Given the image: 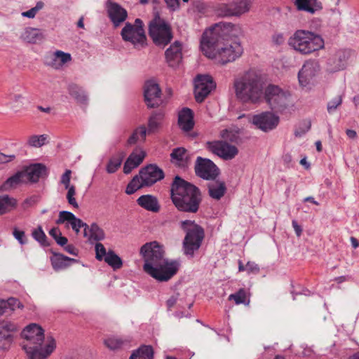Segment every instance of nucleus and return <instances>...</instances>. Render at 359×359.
<instances>
[{
  "mask_svg": "<svg viewBox=\"0 0 359 359\" xmlns=\"http://www.w3.org/2000/svg\"><path fill=\"white\" fill-rule=\"evenodd\" d=\"M140 254L144 262V271L158 282H168L179 271L180 261L165 258L163 246L156 241L143 245Z\"/></svg>",
  "mask_w": 359,
  "mask_h": 359,
  "instance_id": "1",
  "label": "nucleus"
},
{
  "mask_svg": "<svg viewBox=\"0 0 359 359\" xmlns=\"http://www.w3.org/2000/svg\"><path fill=\"white\" fill-rule=\"evenodd\" d=\"M201 48L208 58L214 59L221 65L235 61L243 53V48L237 40H223L215 36H205L203 32L201 39Z\"/></svg>",
  "mask_w": 359,
  "mask_h": 359,
  "instance_id": "2",
  "label": "nucleus"
},
{
  "mask_svg": "<svg viewBox=\"0 0 359 359\" xmlns=\"http://www.w3.org/2000/svg\"><path fill=\"white\" fill-rule=\"evenodd\" d=\"M170 198L178 211L195 214L202 202V194L196 186L177 175L171 184Z\"/></svg>",
  "mask_w": 359,
  "mask_h": 359,
  "instance_id": "3",
  "label": "nucleus"
},
{
  "mask_svg": "<svg viewBox=\"0 0 359 359\" xmlns=\"http://www.w3.org/2000/svg\"><path fill=\"white\" fill-rule=\"evenodd\" d=\"M236 97L244 103H258L263 96L264 83L261 76L255 72H248L234 81Z\"/></svg>",
  "mask_w": 359,
  "mask_h": 359,
  "instance_id": "4",
  "label": "nucleus"
},
{
  "mask_svg": "<svg viewBox=\"0 0 359 359\" xmlns=\"http://www.w3.org/2000/svg\"><path fill=\"white\" fill-rule=\"evenodd\" d=\"M288 44L300 53L307 55L323 48L325 43L320 35L299 29L290 37Z\"/></svg>",
  "mask_w": 359,
  "mask_h": 359,
  "instance_id": "5",
  "label": "nucleus"
},
{
  "mask_svg": "<svg viewBox=\"0 0 359 359\" xmlns=\"http://www.w3.org/2000/svg\"><path fill=\"white\" fill-rule=\"evenodd\" d=\"M180 228L185 232L182 242V250L185 255L193 257L194 252L201 246L205 237L204 229L194 221L186 219L180 223Z\"/></svg>",
  "mask_w": 359,
  "mask_h": 359,
  "instance_id": "6",
  "label": "nucleus"
},
{
  "mask_svg": "<svg viewBox=\"0 0 359 359\" xmlns=\"http://www.w3.org/2000/svg\"><path fill=\"white\" fill-rule=\"evenodd\" d=\"M270 109L276 113H283L290 107V94L278 86L269 84L264 89L263 96Z\"/></svg>",
  "mask_w": 359,
  "mask_h": 359,
  "instance_id": "7",
  "label": "nucleus"
},
{
  "mask_svg": "<svg viewBox=\"0 0 359 359\" xmlns=\"http://www.w3.org/2000/svg\"><path fill=\"white\" fill-rule=\"evenodd\" d=\"M149 34L157 46L163 48L172 39L170 25L159 17L153 20L149 27Z\"/></svg>",
  "mask_w": 359,
  "mask_h": 359,
  "instance_id": "8",
  "label": "nucleus"
},
{
  "mask_svg": "<svg viewBox=\"0 0 359 359\" xmlns=\"http://www.w3.org/2000/svg\"><path fill=\"white\" fill-rule=\"evenodd\" d=\"M121 36L125 41L130 42L135 48H143L146 45L147 37L142 21L137 18L134 25L127 22L121 30Z\"/></svg>",
  "mask_w": 359,
  "mask_h": 359,
  "instance_id": "9",
  "label": "nucleus"
},
{
  "mask_svg": "<svg viewBox=\"0 0 359 359\" xmlns=\"http://www.w3.org/2000/svg\"><path fill=\"white\" fill-rule=\"evenodd\" d=\"M205 36H216L223 40L228 39L229 41L237 40V38L243 35V32L239 25H234L231 22H220L206 29Z\"/></svg>",
  "mask_w": 359,
  "mask_h": 359,
  "instance_id": "10",
  "label": "nucleus"
},
{
  "mask_svg": "<svg viewBox=\"0 0 359 359\" xmlns=\"http://www.w3.org/2000/svg\"><path fill=\"white\" fill-rule=\"evenodd\" d=\"M194 170L198 177L206 180H214L219 175V169L212 161L201 156L196 160Z\"/></svg>",
  "mask_w": 359,
  "mask_h": 359,
  "instance_id": "11",
  "label": "nucleus"
},
{
  "mask_svg": "<svg viewBox=\"0 0 359 359\" xmlns=\"http://www.w3.org/2000/svg\"><path fill=\"white\" fill-rule=\"evenodd\" d=\"M206 148L212 154L225 161L234 158L238 154V149L236 146L222 140L208 142Z\"/></svg>",
  "mask_w": 359,
  "mask_h": 359,
  "instance_id": "12",
  "label": "nucleus"
},
{
  "mask_svg": "<svg viewBox=\"0 0 359 359\" xmlns=\"http://www.w3.org/2000/svg\"><path fill=\"white\" fill-rule=\"evenodd\" d=\"M351 50L339 49L331 54L326 62V69L330 73H335L344 70L348 65L351 57Z\"/></svg>",
  "mask_w": 359,
  "mask_h": 359,
  "instance_id": "13",
  "label": "nucleus"
},
{
  "mask_svg": "<svg viewBox=\"0 0 359 359\" xmlns=\"http://www.w3.org/2000/svg\"><path fill=\"white\" fill-rule=\"evenodd\" d=\"M216 84L210 75H198L195 79L194 95L198 102H202L215 89Z\"/></svg>",
  "mask_w": 359,
  "mask_h": 359,
  "instance_id": "14",
  "label": "nucleus"
},
{
  "mask_svg": "<svg viewBox=\"0 0 359 359\" xmlns=\"http://www.w3.org/2000/svg\"><path fill=\"white\" fill-rule=\"evenodd\" d=\"M18 331V325L8 320L0 319V350L7 351L14 340V334Z\"/></svg>",
  "mask_w": 359,
  "mask_h": 359,
  "instance_id": "15",
  "label": "nucleus"
},
{
  "mask_svg": "<svg viewBox=\"0 0 359 359\" xmlns=\"http://www.w3.org/2000/svg\"><path fill=\"white\" fill-rule=\"evenodd\" d=\"M56 343L52 337L44 346L42 344H25L23 348L29 359H46L54 351Z\"/></svg>",
  "mask_w": 359,
  "mask_h": 359,
  "instance_id": "16",
  "label": "nucleus"
},
{
  "mask_svg": "<svg viewBox=\"0 0 359 359\" xmlns=\"http://www.w3.org/2000/svg\"><path fill=\"white\" fill-rule=\"evenodd\" d=\"M280 121L278 116L271 111H264L254 115L252 123L264 132H269L275 129Z\"/></svg>",
  "mask_w": 359,
  "mask_h": 359,
  "instance_id": "17",
  "label": "nucleus"
},
{
  "mask_svg": "<svg viewBox=\"0 0 359 359\" xmlns=\"http://www.w3.org/2000/svg\"><path fill=\"white\" fill-rule=\"evenodd\" d=\"M161 90L158 83L154 81H147L144 87L145 103L149 108H156L162 103Z\"/></svg>",
  "mask_w": 359,
  "mask_h": 359,
  "instance_id": "18",
  "label": "nucleus"
},
{
  "mask_svg": "<svg viewBox=\"0 0 359 359\" xmlns=\"http://www.w3.org/2000/svg\"><path fill=\"white\" fill-rule=\"evenodd\" d=\"M139 174L140 179L147 187L154 184L165 177L163 170L156 164H149L141 168Z\"/></svg>",
  "mask_w": 359,
  "mask_h": 359,
  "instance_id": "19",
  "label": "nucleus"
},
{
  "mask_svg": "<svg viewBox=\"0 0 359 359\" xmlns=\"http://www.w3.org/2000/svg\"><path fill=\"white\" fill-rule=\"evenodd\" d=\"M320 71V66L315 60H308L298 73L299 84L306 87L309 86Z\"/></svg>",
  "mask_w": 359,
  "mask_h": 359,
  "instance_id": "20",
  "label": "nucleus"
},
{
  "mask_svg": "<svg viewBox=\"0 0 359 359\" xmlns=\"http://www.w3.org/2000/svg\"><path fill=\"white\" fill-rule=\"evenodd\" d=\"M21 171L27 183H36L40 178L47 177L48 174L46 166L40 163L24 166Z\"/></svg>",
  "mask_w": 359,
  "mask_h": 359,
  "instance_id": "21",
  "label": "nucleus"
},
{
  "mask_svg": "<svg viewBox=\"0 0 359 359\" xmlns=\"http://www.w3.org/2000/svg\"><path fill=\"white\" fill-rule=\"evenodd\" d=\"M250 0H236L223 6L221 11L226 17H240L250 10Z\"/></svg>",
  "mask_w": 359,
  "mask_h": 359,
  "instance_id": "22",
  "label": "nucleus"
},
{
  "mask_svg": "<svg viewBox=\"0 0 359 359\" xmlns=\"http://www.w3.org/2000/svg\"><path fill=\"white\" fill-rule=\"evenodd\" d=\"M22 337L27 340L26 344H43L44 341V331L41 327L36 324L27 325L22 332Z\"/></svg>",
  "mask_w": 359,
  "mask_h": 359,
  "instance_id": "23",
  "label": "nucleus"
},
{
  "mask_svg": "<svg viewBox=\"0 0 359 359\" xmlns=\"http://www.w3.org/2000/svg\"><path fill=\"white\" fill-rule=\"evenodd\" d=\"M192 154L184 147H177L170 154V161L180 168H188L192 159Z\"/></svg>",
  "mask_w": 359,
  "mask_h": 359,
  "instance_id": "24",
  "label": "nucleus"
},
{
  "mask_svg": "<svg viewBox=\"0 0 359 359\" xmlns=\"http://www.w3.org/2000/svg\"><path fill=\"white\" fill-rule=\"evenodd\" d=\"M165 57L169 67H177L182 60V44L178 41H175L165 50Z\"/></svg>",
  "mask_w": 359,
  "mask_h": 359,
  "instance_id": "25",
  "label": "nucleus"
},
{
  "mask_svg": "<svg viewBox=\"0 0 359 359\" xmlns=\"http://www.w3.org/2000/svg\"><path fill=\"white\" fill-rule=\"evenodd\" d=\"M178 125L184 132H189L194 126V115L192 111L189 108H183L178 116Z\"/></svg>",
  "mask_w": 359,
  "mask_h": 359,
  "instance_id": "26",
  "label": "nucleus"
},
{
  "mask_svg": "<svg viewBox=\"0 0 359 359\" xmlns=\"http://www.w3.org/2000/svg\"><path fill=\"white\" fill-rule=\"evenodd\" d=\"M109 16L115 26H118L127 18V12L116 3H110L108 8Z\"/></svg>",
  "mask_w": 359,
  "mask_h": 359,
  "instance_id": "27",
  "label": "nucleus"
},
{
  "mask_svg": "<svg viewBox=\"0 0 359 359\" xmlns=\"http://www.w3.org/2000/svg\"><path fill=\"white\" fill-rule=\"evenodd\" d=\"M137 203L140 207L148 211L158 212L160 210L158 199L152 195H142L137 198Z\"/></svg>",
  "mask_w": 359,
  "mask_h": 359,
  "instance_id": "28",
  "label": "nucleus"
},
{
  "mask_svg": "<svg viewBox=\"0 0 359 359\" xmlns=\"http://www.w3.org/2000/svg\"><path fill=\"white\" fill-rule=\"evenodd\" d=\"M145 157V153L141 151L140 153L132 152L126 159L123 165V172L126 175L138 167L143 161Z\"/></svg>",
  "mask_w": 359,
  "mask_h": 359,
  "instance_id": "29",
  "label": "nucleus"
},
{
  "mask_svg": "<svg viewBox=\"0 0 359 359\" xmlns=\"http://www.w3.org/2000/svg\"><path fill=\"white\" fill-rule=\"evenodd\" d=\"M27 183L26 179L24 178L23 173L21 170L18 171L14 175L8 177L0 187L2 191H9L11 189L16 188L21 184Z\"/></svg>",
  "mask_w": 359,
  "mask_h": 359,
  "instance_id": "30",
  "label": "nucleus"
},
{
  "mask_svg": "<svg viewBox=\"0 0 359 359\" xmlns=\"http://www.w3.org/2000/svg\"><path fill=\"white\" fill-rule=\"evenodd\" d=\"M20 39L29 43H36L43 40V34L39 29L26 27L21 34Z\"/></svg>",
  "mask_w": 359,
  "mask_h": 359,
  "instance_id": "31",
  "label": "nucleus"
},
{
  "mask_svg": "<svg viewBox=\"0 0 359 359\" xmlns=\"http://www.w3.org/2000/svg\"><path fill=\"white\" fill-rule=\"evenodd\" d=\"M165 114L163 110L154 111L148 121V133H154L161 127Z\"/></svg>",
  "mask_w": 359,
  "mask_h": 359,
  "instance_id": "32",
  "label": "nucleus"
},
{
  "mask_svg": "<svg viewBox=\"0 0 359 359\" xmlns=\"http://www.w3.org/2000/svg\"><path fill=\"white\" fill-rule=\"evenodd\" d=\"M208 194L214 199L219 200L225 194L226 187L224 182L215 181L208 184Z\"/></svg>",
  "mask_w": 359,
  "mask_h": 359,
  "instance_id": "33",
  "label": "nucleus"
},
{
  "mask_svg": "<svg viewBox=\"0 0 359 359\" xmlns=\"http://www.w3.org/2000/svg\"><path fill=\"white\" fill-rule=\"evenodd\" d=\"M69 95L76 101L83 105L88 104V97L86 91L80 86L76 84H71L68 87Z\"/></svg>",
  "mask_w": 359,
  "mask_h": 359,
  "instance_id": "34",
  "label": "nucleus"
},
{
  "mask_svg": "<svg viewBox=\"0 0 359 359\" xmlns=\"http://www.w3.org/2000/svg\"><path fill=\"white\" fill-rule=\"evenodd\" d=\"M17 206V201L8 195L0 196V215H3L11 212Z\"/></svg>",
  "mask_w": 359,
  "mask_h": 359,
  "instance_id": "35",
  "label": "nucleus"
},
{
  "mask_svg": "<svg viewBox=\"0 0 359 359\" xmlns=\"http://www.w3.org/2000/svg\"><path fill=\"white\" fill-rule=\"evenodd\" d=\"M126 156V153L123 151H118L116 155L113 156L109 161L106 170L108 173L111 174L117 171L121 165L123 158Z\"/></svg>",
  "mask_w": 359,
  "mask_h": 359,
  "instance_id": "36",
  "label": "nucleus"
},
{
  "mask_svg": "<svg viewBox=\"0 0 359 359\" xmlns=\"http://www.w3.org/2000/svg\"><path fill=\"white\" fill-rule=\"evenodd\" d=\"M52 253H53V256L50 257V262H51L53 268L55 271L65 269L66 267L69 266V263L67 262V259H68V257H67L61 253H56L53 251H52Z\"/></svg>",
  "mask_w": 359,
  "mask_h": 359,
  "instance_id": "37",
  "label": "nucleus"
},
{
  "mask_svg": "<svg viewBox=\"0 0 359 359\" xmlns=\"http://www.w3.org/2000/svg\"><path fill=\"white\" fill-rule=\"evenodd\" d=\"M154 351L151 346H142L134 351L130 359H153Z\"/></svg>",
  "mask_w": 359,
  "mask_h": 359,
  "instance_id": "38",
  "label": "nucleus"
},
{
  "mask_svg": "<svg viewBox=\"0 0 359 359\" xmlns=\"http://www.w3.org/2000/svg\"><path fill=\"white\" fill-rule=\"evenodd\" d=\"M220 137L222 141L226 142H231L239 144L242 142V140L240 137L238 133L229 129H224L220 132Z\"/></svg>",
  "mask_w": 359,
  "mask_h": 359,
  "instance_id": "39",
  "label": "nucleus"
},
{
  "mask_svg": "<svg viewBox=\"0 0 359 359\" xmlns=\"http://www.w3.org/2000/svg\"><path fill=\"white\" fill-rule=\"evenodd\" d=\"M104 260L114 270L120 269L123 265L121 259L113 250L107 252V255Z\"/></svg>",
  "mask_w": 359,
  "mask_h": 359,
  "instance_id": "40",
  "label": "nucleus"
},
{
  "mask_svg": "<svg viewBox=\"0 0 359 359\" xmlns=\"http://www.w3.org/2000/svg\"><path fill=\"white\" fill-rule=\"evenodd\" d=\"M147 187L144 184V182L140 179V174L133 177L132 180L128 183L126 189V193L128 195L134 194L137 190L142 187Z\"/></svg>",
  "mask_w": 359,
  "mask_h": 359,
  "instance_id": "41",
  "label": "nucleus"
},
{
  "mask_svg": "<svg viewBox=\"0 0 359 359\" xmlns=\"http://www.w3.org/2000/svg\"><path fill=\"white\" fill-rule=\"evenodd\" d=\"M32 236L41 246L47 247L49 245L48 238L41 226H39L37 228L32 230Z\"/></svg>",
  "mask_w": 359,
  "mask_h": 359,
  "instance_id": "42",
  "label": "nucleus"
},
{
  "mask_svg": "<svg viewBox=\"0 0 359 359\" xmlns=\"http://www.w3.org/2000/svg\"><path fill=\"white\" fill-rule=\"evenodd\" d=\"M105 237L104 231L95 223H93L90 226L89 241H100Z\"/></svg>",
  "mask_w": 359,
  "mask_h": 359,
  "instance_id": "43",
  "label": "nucleus"
},
{
  "mask_svg": "<svg viewBox=\"0 0 359 359\" xmlns=\"http://www.w3.org/2000/svg\"><path fill=\"white\" fill-rule=\"evenodd\" d=\"M11 102V107L15 111H20L23 107L25 97L20 94H13L10 95Z\"/></svg>",
  "mask_w": 359,
  "mask_h": 359,
  "instance_id": "44",
  "label": "nucleus"
},
{
  "mask_svg": "<svg viewBox=\"0 0 359 359\" xmlns=\"http://www.w3.org/2000/svg\"><path fill=\"white\" fill-rule=\"evenodd\" d=\"M104 345L110 350H117L124 344L125 341L118 337H109L104 341Z\"/></svg>",
  "mask_w": 359,
  "mask_h": 359,
  "instance_id": "45",
  "label": "nucleus"
},
{
  "mask_svg": "<svg viewBox=\"0 0 359 359\" xmlns=\"http://www.w3.org/2000/svg\"><path fill=\"white\" fill-rule=\"evenodd\" d=\"M46 139V135H32L28 140V144L34 147H40L45 144Z\"/></svg>",
  "mask_w": 359,
  "mask_h": 359,
  "instance_id": "46",
  "label": "nucleus"
},
{
  "mask_svg": "<svg viewBox=\"0 0 359 359\" xmlns=\"http://www.w3.org/2000/svg\"><path fill=\"white\" fill-rule=\"evenodd\" d=\"M342 95H338L327 102V110L329 114L334 113L337 107L342 104Z\"/></svg>",
  "mask_w": 359,
  "mask_h": 359,
  "instance_id": "47",
  "label": "nucleus"
},
{
  "mask_svg": "<svg viewBox=\"0 0 359 359\" xmlns=\"http://www.w3.org/2000/svg\"><path fill=\"white\" fill-rule=\"evenodd\" d=\"M229 300H234L236 304L246 303V292L244 289H240L237 292L231 294L229 297Z\"/></svg>",
  "mask_w": 359,
  "mask_h": 359,
  "instance_id": "48",
  "label": "nucleus"
},
{
  "mask_svg": "<svg viewBox=\"0 0 359 359\" xmlns=\"http://www.w3.org/2000/svg\"><path fill=\"white\" fill-rule=\"evenodd\" d=\"M75 218L76 217L72 212L63 210L60 212L58 219L56 220V224H61L65 222H67L70 224Z\"/></svg>",
  "mask_w": 359,
  "mask_h": 359,
  "instance_id": "49",
  "label": "nucleus"
},
{
  "mask_svg": "<svg viewBox=\"0 0 359 359\" xmlns=\"http://www.w3.org/2000/svg\"><path fill=\"white\" fill-rule=\"evenodd\" d=\"M68 190L67 194V200L68 203L72 205L74 208H77L79 207L78 203L76 202L74 196L76 194V189L74 185H72L71 187L67 189Z\"/></svg>",
  "mask_w": 359,
  "mask_h": 359,
  "instance_id": "50",
  "label": "nucleus"
},
{
  "mask_svg": "<svg viewBox=\"0 0 359 359\" xmlns=\"http://www.w3.org/2000/svg\"><path fill=\"white\" fill-rule=\"evenodd\" d=\"M95 249L96 259L99 261L104 260V257L107 255L105 247L101 243H97L95 244Z\"/></svg>",
  "mask_w": 359,
  "mask_h": 359,
  "instance_id": "51",
  "label": "nucleus"
},
{
  "mask_svg": "<svg viewBox=\"0 0 359 359\" xmlns=\"http://www.w3.org/2000/svg\"><path fill=\"white\" fill-rule=\"evenodd\" d=\"M55 57L58 58L60 67L72 60L71 55L62 50L55 52Z\"/></svg>",
  "mask_w": 359,
  "mask_h": 359,
  "instance_id": "52",
  "label": "nucleus"
},
{
  "mask_svg": "<svg viewBox=\"0 0 359 359\" xmlns=\"http://www.w3.org/2000/svg\"><path fill=\"white\" fill-rule=\"evenodd\" d=\"M13 235L21 245H25L27 243V238L24 231L15 228L13 231Z\"/></svg>",
  "mask_w": 359,
  "mask_h": 359,
  "instance_id": "53",
  "label": "nucleus"
},
{
  "mask_svg": "<svg viewBox=\"0 0 359 359\" xmlns=\"http://www.w3.org/2000/svg\"><path fill=\"white\" fill-rule=\"evenodd\" d=\"M6 303L10 310L11 313L15 309V308L22 307L21 303L18 301V299L11 297L6 300Z\"/></svg>",
  "mask_w": 359,
  "mask_h": 359,
  "instance_id": "54",
  "label": "nucleus"
},
{
  "mask_svg": "<svg viewBox=\"0 0 359 359\" xmlns=\"http://www.w3.org/2000/svg\"><path fill=\"white\" fill-rule=\"evenodd\" d=\"M69 224L76 233L79 232L80 229H81L83 226L87 227V224L77 217L75 218V219L72 221Z\"/></svg>",
  "mask_w": 359,
  "mask_h": 359,
  "instance_id": "55",
  "label": "nucleus"
},
{
  "mask_svg": "<svg viewBox=\"0 0 359 359\" xmlns=\"http://www.w3.org/2000/svg\"><path fill=\"white\" fill-rule=\"evenodd\" d=\"M72 171L67 170L62 175L60 182L65 186V189L71 187L70 180H71Z\"/></svg>",
  "mask_w": 359,
  "mask_h": 359,
  "instance_id": "56",
  "label": "nucleus"
},
{
  "mask_svg": "<svg viewBox=\"0 0 359 359\" xmlns=\"http://www.w3.org/2000/svg\"><path fill=\"white\" fill-rule=\"evenodd\" d=\"M246 271L248 273L257 274L259 272V267L258 264L253 262H248L246 264Z\"/></svg>",
  "mask_w": 359,
  "mask_h": 359,
  "instance_id": "57",
  "label": "nucleus"
},
{
  "mask_svg": "<svg viewBox=\"0 0 359 359\" xmlns=\"http://www.w3.org/2000/svg\"><path fill=\"white\" fill-rule=\"evenodd\" d=\"M15 154L6 155L0 152V164H6L13 161L15 158Z\"/></svg>",
  "mask_w": 359,
  "mask_h": 359,
  "instance_id": "58",
  "label": "nucleus"
},
{
  "mask_svg": "<svg viewBox=\"0 0 359 359\" xmlns=\"http://www.w3.org/2000/svg\"><path fill=\"white\" fill-rule=\"evenodd\" d=\"M48 61L46 62V64L55 69L60 68V64L58 58L55 57V53L52 54L48 58Z\"/></svg>",
  "mask_w": 359,
  "mask_h": 359,
  "instance_id": "59",
  "label": "nucleus"
},
{
  "mask_svg": "<svg viewBox=\"0 0 359 359\" xmlns=\"http://www.w3.org/2000/svg\"><path fill=\"white\" fill-rule=\"evenodd\" d=\"M10 310L6 303V300H0V315H11Z\"/></svg>",
  "mask_w": 359,
  "mask_h": 359,
  "instance_id": "60",
  "label": "nucleus"
},
{
  "mask_svg": "<svg viewBox=\"0 0 359 359\" xmlns=\"http://www.w3.org/2000/svg\"><path fill=\"white\" fill-rule=\"evenodd\" d=\"M64 250L69 254L77 256L79 253L78 249H76L73 245L72 244H67L64 247Z\"/></svg>",
  "mask_w": 359,
  "mask_h": 359,
  "instance_id": "61",
  "label": "nucleus"
},
{
  "mask_svg": "<svg viewBox=\"0 0 359 359\" xmlns=\"http://www.w3.org/2000/svg\"><path fill=\"white\" fill-rule=\"evenodd\" d=\"M273 42L276 45H281L284 43L285 39L283 34H275L272 37Z\"/></svg>",
  "mask_w": 359,
  "mask_h": 359,
  "instance_id": "62",
  "label": "nucleus"
},
{
  "mask_svg": "<svg viewBox=\"0 0 359 359\" xmlns=\"http://www.w3.org/2000/svg\"><path fill=\"white\" fill-rule=\"evenodd\" d=\"M168 8L175 11L179 7V0H164Z\"/></svg>",
  "mask_w": 359,
  "mask_h": 359,
  "instance_id": "63",
  "label": "nucleus"
},
{
  "mask_svg": "<svg viewBox=\"0 0 359 359\" xmlns=\"http://www.w3.org/2000/svg\"><path fill=\"white\" fill-rule=\"evenodd\" d=\"M55 242L57 243V245H59L61 247H64L65 245H66L68 243V239L65 237V236H62V233H60V236H58L55 239Z\"/></svg>",
  "mask_w": 359,
  "mask_h": 359,
  "instance_id": "64",
  "label": "nucleus"
}]
</instances>
